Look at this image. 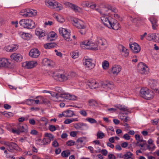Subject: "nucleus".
Instances as JSON below:
<instances>
[{
	"mask_svg": "<svg viewBox=\"0 0 159 159\" xmlns=\"http://www.w3.org/2000/svg\"><path fill=\"white\" fill-rule=\"evenodd\" d=\"M70 76L66 73H54L53 77L57 81L63 82L67 80L70 78Z\"/></svg>",
	"mask_w": 159,
	"mask_h": 159,
	"instance_id": "nucleus-6",
	"label": "nucleus"
},
{
	"mask_svg": "<svg viewBox=\"0 0 159 159\" xmlns=\"http://www.w3.org/2000/svg\"><path fill=\"white\" fill-rule=\"evenodd\" d=\"M120 119L123 121L124 123L130 121V118L128 116H125L123 115H121L120 116Z\"/></svg>",
	"mask_w": 159,
	"mask_h": 159,
	"instance_id": "nucleus-38",
	"label": "nucleus"
},
{
	"mask_svg": "<svg viewBox=\"0 0 159 159\" xmlns=\"http://www.w3.org/2000/svg\"><path fill=\"white\" fill-rule=\"evenodd\" d=\"M129 47L133 52L135 53H139L141 50V48L139 45L135 43L130 44Z\"/></svg>",
	"mask_w": 159,
	"mask_h": 159,
	"instance_id": "nucleus-15",
	"label": "nucleus"
},
{
	"mask_svg": "<svg viewBox=\"0 0 159 159\" xmlns=\"http://www.w3.org/2000/svg\"><path fill=\"white\" fill-rule=\"evenodd\" d=\"M49 129L51 131L53 132L56 130L55 126L53 125H50L49 127Z\"/></svg>",
	"mask_w": 159,
	"mask_h": 159,
	"instance_id": "nucleus-58",
	"label": "nucleus"
},
{
	"mask_svg": "<svg viewBox=\"0 0 159 159\" xmlns=\"http://www.w3.org/2000/svg\"><path fill=\"white\" fill-rule=\"evenodd\" d=\"M26 103L29 105H32L34 103V99H27L25 101Z\"/></svg>",
	"mask_w": 159,
	"mask_h": 159,
	"instance_id": "nucleus-47",
	"label": "nucleus"
},
{
	"mask_svg": "<svg viewBox=\"0 0 159 159\" xmlns=\"http://www.w3.org/2000/svg\"><path fill=\"white\" fill-rule=\"evenodd\" d=\"M95 43H97V45L103 47V49H105L107 47V42L104 38L99 37H97Z\"/></svg>",
	"mask_w": 159,
	"mask_h": 159,
	"instance_id": "nucleus-12",
	"label": "nucleus"
},
{
	"mask_svg": "<svg viewBox=\"0 0 159 159\" xmlns=\"http://www.w3.org/2000/svg\"><path fill=\"white\" fill-rule=\"evenodd\" d=\"M72 24L77 28L82 30L80 31V33L82 34L83 35L85 34V29L86 26L83 21L80 19H75L73 20Z\"/></svg>",
	"mask_w": 159,
	"mask_h": 159,
	"instance_id": "nucleus-2",
	"label": "nucleus"
},
{
	"mask_svg": "<svg viewBox=\"0 0 159 159\" xmlns=\"http://www.w3.org/2000/svg\"><path fill=\"white\" fill-rule=\"evenodd\" d=\"M75 142L73 140H69L66 142L67 145L69 146H71L74 145Z\"/></svg>",
	"mask_w": 159,
	"mask_h": 159,
	"instance_id": "nucleus-55",
	"label": "nucleus"
},
{
	"mask_svg": "<svg viewBox=\"0 0 159 159\" xmlns=\"http://www.w3.org/2000/svg\"><path fill=\"white\" fill-rule=\"evenodd\" d=\"M149 83V85L151 88L156 91V89L155 87L157 84V81L154 80H150Z\"/></svg>",
	"mask_w": 159,
	"mask_h": 159,
	"instance_id": "nucleus-28",
	"label": "nucleus"
},
{
	"mask_svg": "<svg viewBox=\"0 0 159 159\" xmlns=\"http://www.w3.org/2000/svg\"><path fill=\"white\" fill-rule=\"evenodd\" d=\"M18 48V45L16 44H12L6 46L5 48L6 51L12 52L16 50Z\"/></svg>",
	"mask_w": 159,
	"mask_h": 159,
	"instance_id": "nucleus-18",
	"label": "nucleus"
},
{
	"mask_svg": "<svg viewBox=\"0 0 159 159\" xmlns=\"http://www.w3.org/2000/svg\"><path fill=\"white\" fill-rule=\"evenodd\" d=\"M60 98L67 100H69L70 98V94L66 93L64 91L63 93L60 95Z\"/></svg>",
	"mask_w": 159,
	"mask_h": 159,
	"instance_id": "nucleus-41",
	"label": "nucleus"
},
{
	"mask_svg": "<svg viewBox=\"0 0 159 159\" xmlns=\"http://www.w3.org/2000/svg\"><path fill=\"white\" fill-rule=\"evenodd\" d=\"M35 34L36 35L39 36V37H41L45 36L46 33L44 30L38 28L35 30Z\"/></svg>",
	"mask_w": 159,
	"mask_h": 159,
	"instance_id": "nucleus-27",
	"label": "nucleus"
},
{
	"mask_svg": "<svg viewBox=\"0 0 159 159\" xmlns=\"http://www.w3.org/2000/svg\"><path fill=\"white\" fill-rule=\"evenodd\" d=\"M55 37H57L56 34L54 32H52L49 34L47 39L49 41H52L54 39H52V38H54Z\"/></svg>",
	"mask_w": 159,
	"mask_h": 159,
	"instance_id": "nucleus-33",
	"label": "nucleus"
},
{
	"mask_svg": "<svg viewBox=\"0 0 159 159\" xmlns=\"http://www.w3.org/2000/svg\"><path fill=\"white\" fill-rule=\"evenodd\" d=\"M57 44L54 43H47L44 45V47L46 49H50L56 47Z\"/></svg>",
	"mask_w": 159,
	"mask_h": 159,
	"instance_id": "nucleus-34",
	"label": "nucleus"
},
{
	"mask_svg": "<svg viewBox=\"0 0 159 159\" xmlns=\"http://www.w3.org/2000/svg\"><path fill=\"white\" fill-rule=\"evenodd\" d=\"M65 116L66 117H70L75 115L74 112L70 110H68L64 111Z\"/></svg>",
	"mask_w": 159,
	"mask_h": 159,
	"instance_id": "nucleus-29",
	"label": "nucleus"
},
{
	"mask_svg": "<svg viewBox=\"0 0 159 159\" xmlns=\"http://www.w3.org/2000/svg\"><path fill=\"white\" fill-rule=\"evenodd\" d=\"M25 12H26V14L22 15L24 17H30L36 15L37 12L36 11L32 9H27L25 10Z\"/></svg>",
	"mask_w": 159,
	"mask_h": 159,
	"instance_id": "nucleus-14",
	"label": "nucleus"
},
{
	"mask_svg": "<svg viewBox=\"0 0 159 159\" xmlns=\"http://www.w3.org/2000/svg\"><path fill=\"white\" fill-rule=\"evenodd\" d=\"M19 24L21 26L27 29H32L35 26V23L33 21L29 19L21 20L19 21Z\"/></svg>",
	"mask_w": 159,
	"mask_h": 159,
	"instance_id": "nucleus-5",
	"label": "nucleus"
},
{
	"mask_svg": "<svg viewBox=\"0 0 159 159\" xmlns=\"http://www.w3.org/2000/svg\"><path fill=\"white\" fill-rule=\"evenodd\" d=\"M70 151L68 150L63 151L61 153V156L64 158L67 157L70 154Z\"/></svg>",
	"mask_w": 159,
	"mask_h": 159,
	"instance_id": "nucleus-35",
	"label": "nucleus"
},
{
	"mask_svg": "<svg viewBox=\"0 0 159 159\" xmlns=\"http://www.w3.org/2000/svg\"><path fill=\"white\" fill-rule=\"evenodd\" d=\"M37 65V63L36 61H26L23 63V66L27 69H31L36 66Z\"/></svg>",
	"mask_w": 159,
	"mask_h": 159,
	"instance_id": "nucleus-13",
	"label": "nucleus"
},
{
	"mask_svg": "<svg viewBox=\"0 0 159 159\" xmlns=\"http://www.w3.org/2000/svg\"><path fill=\"white\" fill-rule=\"evenodd\" d=\"M83 64L85 66V68L88 70L92 69L95 66V64L92 59L84 57L83 59Z\"/></svg>",
	"mask_w": 159,
	"mask_h": 159,
	"instance_id": "nucleus-7",
	"label": "nucleus"
},
{
	"mask_svg": "<svg viewBox=\"0 0 159 159\" xmlns=\"http://www.w3.org/2000/svg\"><path fill=\"white\" fill-rule=\"evenodd\" d=\"M86 137H81L78 138L77 140V142L80 143H82L84 141L86 140Z\"/></svg>",
	"mask_w": 159,
	"mask_h": 159,
	"instance_id": "nucleus-56",
	"label": "nucleus"
},
{
	"mask_svg": "<svg viewBox=\"0 0 159 159\" xmlns=\"http://www.w3.org/2000/svg\"><path fill=\"white\" fill-rule=\"evenodd\" d=\"M115 107L119 109L121 111L126 112H129V109L125 106L120 104H117L115 106Z\"/></svg>",
	"mask_w": 159,
	"mask_h": 159,
	"instance_id": "nucleus-26",
	"label": "nucleus"
},
{
	"mask_svg": "<svg viewBox=\"0 0 159 159\" xmlns=\"http://www.w3.org/2000/svg\"><path fill=\"white\" fill-rule=\"evenodd\" d=\"M82 6L84 7H90L92 6L90 3L87 1L84 2L82 4Z\"/></svg>",
	"mask_w": 159,
	"mask_h": 159,
	"instance_id": "nucleus-51",
	"label": "nucleus"
},
{
	"mask_svg": "<svg viewBox=\"0 0 159 159\" xmlns=\"http://www.w3.org/2000/svg\"><path fill=\"white\" fill-rule=\"evenodd\" d=\"M37 98H40L41 99V104L43 103H45L47 102V99L45 98H44L42 97L41 96H38L36 97V98L37 99Z\"/></svg>",
	"mask_w": 159,
	"mask_h": 159,
	"instance_id": "nucleus-54",
	"label": "nucleus"
},
{
	"mask_svg": "<svg viewBox=\"0 0 159 159\" xmlns=\"http://www.w3.org/2000/svg\"><path fill=\"white\" fill-rule=\"evenodd\" d=\"M81 44L84 45L87 49H91L93 50H97L98 49L97 43L92 42L91 41H85L82 43Z\"/></svg>",
	"mask_w": 159,
	"mask_h": 159,
	"instance_id": "nucleus-8",
	"label": "nucleus"
},
{
	"mask_svg": "<svg viewBox=\"0 0 159 159\" xmlns=\"http://www.w3.org/2000/svg\"><path fill=\"white\" fill-rule=\"evenodd\" d=\"M80 114L84 116H87V113L84 110H82L79 112Z\"/></svg>",
	"mask_w": 159,
	"mask_h": 159,
	"instance_id": "nucleus-59",
	"label": "nucleus"
},
{
	"mask_svg": "<svg viewBox=\"0 0 159 159\" xmlns=\"http://www.w3.org/2000/svg\"><path fill=\"white\" fill-rule=\"evenodd\" d=\"M89 87L92 89L96 88L98 86V83L95 80L91 82H89L88 84Z\"/></svg>",
	"mask_w": 159,
	"mask_h": 159,
	"instance_id": "nucleus-32",
	"label": "nucleus"
},
{
	"mask_svg": "<svg viewBox=\"0 0 159 159\" xmlns=\"http://www.w3.org/2000/svg\"><path fill=\"white\" fill-rule=\"evenodd\" d=\"M45 4L48 7L59 11L63 9L62 5L53 0H46Z\"/></svg>",
	"mask_w": 159,
	"mask_h": 159,
	"instance_id": "nucleus-4",
	"label": "nucleus"
},
{
	"mask_svg": "<svg viewBox=\"0 0 159 159\" xmlns=\"http://www.w3.org/2000/svg\"><path fill=\"white\" fill-rule=\"evenodd\" d=\"M11 58L17 62L20 61L22 60V56L19 53H14L10 56Z\"/></svg>",
	"mask_w": 159,
	"mask_h": 159,
	"instance_id": "nucleus-19",
	"label": "nucleus"
},
{
	"mask_svg": "<svg viewBox=\"0 0 159 159\" xmlns=\"http://www.w3.org/2000/svg\"><path fill=\"white\" fill-rule=\"evenodd\" d=\"M154 42L159 43V33H156Z\"/></svg>",
	"mask_w": 159,
	"mask_h": 159,
	"instance_id": "nucleus-64",
	"label": "nucleus"
},
{
	"mask_svg": "<svg viewBox=\"0 0 159 159\" xmlns=\"http://www.w3.org/2000/svg\"><path fill=\"white\" fill-rule=\"evenodd\" d=\"M51 96H52L54 98V100L55 101H58V99L60 98L58 95V93H51Z\"/></svg>",
	"mask_w": 159,
	"mask_h": 159,
	"instance_id": "nucleus-44",
	"label": "nucleus"
},
{
	"mask_svg": "<svg viewBox=\"0 0 159 159\" xmlns=\"http://www.w3.org/2000/svg\"><path fill=\"white\" fill-rule=\"evenodd\" d=\"M44 136L45 137L49 138L48 139H47V140L48 141H49V143H50L51 141L54 138L53 136L51 134L46 133L44 134Z\"/></svg>",
	"mask_w": 159,
	"mask_h": 159,
	"instance_id": "nucleus-36",
	"label": "nucleus"
},
{
	"mask_svg": "<svg viewBox=\"0 0 159 159\" xmlns=\"http://www.w3.org/2000/svg\"><path fill=\"white\" fill-rule=\"evenodd\" d=\"M139 72L142 74H147L148 73L149 69L146 65L143 62H140L138 65Z\"/></svg>",
	"mask_w": 159,
	"mask_h": 159,
	"instance_id": "nucleus-10",
	"label": "nucleus"
},
{
	"mask_svg": "<svg viewBox=\"0 0 159 159\" xmlns=\"http://www.w3.org/2000/svg\"><path fill=\"white\" fill-rule=\"evenodd\" d=\"M140 96L147 100L152 99L154 95V92L152 91H149L147 88H143L140 91Z\"/></svg>",
	"mask_w": 159,
	"mask_h": 159,
	"instance_id": "nucleus-3",
	"label": "nucleus"
},
{
	"mask_svg": "<svg viewBox=\"0 0 159 159\" xmlns=\"http://www.w3.org/2000/svg\"><path fill=\"white\" fill-rule=\"evenodd\" d=\"M108 10L104 8L98 11L102 16L101 20L104 25L110 29L117 30L120 28V25L116 20L108 16L106 13Z\"/></svg>",
	"mask_w": 159,
	"mask_h": 159,
	"instance_id": "nucleus-1",
	"label": "nucleus"
},
{
	"mask_svg": "<svg viewBox=\"0 0 159 159\" xmlns=\"http://www.w3.org/2000/svg\"><path fill=\"white\" fill-rule=\"evenodd\" d=\"M5 144L9 148L10 150H8L11 152H12L11 150L13 149H18V145L15 143L7 142L5 143Z\"/></svg>",
	"mask_w": 159,
	"mask_h": 159,
	"instance_id": "nucleus-22",
	"label": "nucleus"
},
{
	"mask_svg": "<svg viewBox=\"0 0 159 159\" xmlns=\"http://www.w3.org/2000/svg\"><path fill=\"white\" fill-rule=\"evenodd\" d=\"M78 121L77 119L72 118L71 119H67L66 120L64 121V123L66 124H70L73 121Z\"/></svg>",
	"mask_w": 159,
	"mask_h": 159,
	"instance_id": "nucleus-43",
	"label": "nucleus"
},
{
	"mask_svg": "<svg viewBox=\"0 0 159 159\" xmlns=\"http://www.w3.org/2000/svg\"><path fill=\"white\" fill-rule=\"evenodd\" d=\"M129 18L130 20L133 23H135L138 19L136 18H134L132 16H129Z\"/></svg>",
	"mask_w": 159,
	"mask_h": 159,
	"instance_id": "nucleus-63",
	"label": "nucleus"
},
{
	"mask_svg": "<svg viewBox=\"0 0 159 159\" xmlns=\"http://www.w3.org/2000/svg\"><path fill=\"white\" fill-rule=\"evenodd\" d=\"M36 143L39 145H44L49 144V141H48L46 138H44L43 139H39L36 140Z\"/></svg>",
	"mask_w": 159,
	"mask_h": 159,
	"instance_id": "nucleus-25",
	"label": "nucleus"
},
{
	"mask_svg": "<svg viewBox=\"0 0 159 159\" xmlns=\"http://www.w3.org/2000/svg\"><path fill=\"white\" fill-rule=\"evenodd\" d=\"M70 54L72 57L74 59L77 58L79 56L78 53L76 51L72 52L70 53Z\"/></svg>",
	"mask_w": 159,
	"mask_h": 159,
	"instance_id": "nucleus-46",
	"label": "nucleus"
},
{
	"mask_svg": "<svg viewBox=\"0 0 159 159\" xmlns=\"http://www.w3.org/2000/svg\"><path fill=\"white\" fill-rule=\"evenodd\" d=\"M156 35V33L149 34L147 37V39L149 41H154Z\"/></svg>",
	"mask_w": 159,
	"mask_h": 159,
	"instance_id": "nucleus-30",
	"label": "nucleus"
},
{
	"mask_svg": "<svg viewBox=\"0 0 159 159\" xmlns=\"http://www.w3.org/2000/svg\"><path fill=\"white\" fill-rule=\"evenodd\" d=\"M123 138L127 140H129L130 139V137L127 134H125L123 136Z\"/></svg>",
	"mask_w": 159,
	"mask_h": 159,
	"instance_id": "nucleus-62",
	"label": "nucleus"
},
{
	"mask_svg": "<svg viewBox=\"0 0 159 159\" xmlns=\"http://www.w3.org/2000/svg\"><path fill=\"white\" fill-rule=\"evenodd\" d=\"M89 102L90 106H94L97 104L96 102L93 100H89Z\"/></svg>",
	"mask_w": 159,
	"mask_h": 159,
	"instance_id": "nucleus-57",
	"label": "nucleus"
},
{
	"mask_svg": "<svg viewBox=\"0 0 159 159\" xmlns=\"http://www.w3.org/2000/svg\"><path fill=\"white\" fill-rule=\"evenodd\" d=\"M10 64L8 59L5 58H0V68L3 67H8Z\"/></svg>",
	"mask_w": 159,
	"mask_h": 159,
	"instance_id": "nucleus-20",
	"label": "nucleus"
},
{
	"mask_svg": "<svg viewBox=\"0 0 159 159\" xmlns=\"http://www.w3.org/2000/svg\"><path fill=\"white\" fill-rule=\"evenodd\" d=\"M102 87L106 91H108L114 88V85L112 82L106 81L102 84Z\"/></svg>",
	"mask_w": 159,
	"mask_h": 159,
	"instance_id": "nucleus-16",
	"label": "nucleus"
},
{
	"mask_svg": "<svg viewBox=\"0 0 159 159\" xmlns=\"http://www.w3.org/2000/svg\"><path fill=\"white\" fill-rule=\"evenodd\" d=\"M86 120L88 121L92 124L97 123V121L96 120L92 118L88 117L86 118Z\"/></svg>",
	"mask_w": 159,
	"mask_h": 159,
	"instance_id": "nucleus-50",
	"label": "nucleus"
},
{
	"mask_svg": "<svg viewBox=\"0 0 159 159\" xmlns=\"http://www.w3.org/2000/svg\"><path fill=\"white\" fill-rule=\"evenodd\" d=\"M147 148L149 150H152L155 148V146L154 144H152L150 145H148Z\"/></svg>",
	"mask_w": 159,
	"mask_h": 159,
	"instance_id": "nucleus-60",
	"label": "nucleus"
},
{
	"mask_svg": "<svg viewBox=\"0 0 159 159\" xmlns=\"http://www.w3.org/2000/svg\"><path fill=\"white\" fill-rule=\"evenodd\" d=\"M45 61L47 62L46 65L49 66H51L53 65V61H50V60L48 59H44Z\"/></svg>",
	"mask_w": 159,
	"mask_h": 159,
	"instance_id": "nucleus-53",
	"label": "nucleus"
},
{
	"mask_svg": "<svg viewBox=\"0 0 159 159\" xmlns=\"http://www.w3.org/2000/svg\"><path fill=\"white\" fill-rule=\"evenodd\" d=\"M150 21L152 24L157 23V20L154 17H151L149 19Z\"/></svg>",
	"mask_w": 159,
	"mask_h": 159,
	"instance_id": "nucleus-49",
	"label": "nucleus"
},
{
	"mask_svg": "<svg viewBox=\"0 0 159 159\" xmlns=\"http://www.w3.org/2000/svg\"><path fill=\"white\" fill-rule=\"evenodd\" d=\"M18 34L23 39H27L30 38V34L28 33H25L23 32L19 31Z\"/></svg>",
	"mask_w": 159,
	"mask_h": 159,
	"instance_id": "nucleus-31",
	"label": "nucleus"
},
{
	"mask_svg": "<svg viewBox=\"0 0 159 159\" xmlns=\"http://www.w3.org/2000/svg\"><path fill=\"white\" fill-rule=\"evenodd\" d=\"M82 126H84L87 128H88V126L86 124L83 123L76 124L74 125V127L77 129H80V128H81Z\"/></svg>",
	"mask_w": 159,
	"mask_h": 159,
	"instance_id": "nucleus-40",
	"label": "nucleus"
},
{
	"mask_svg": "<svg viewBox=\"0 0 159 159\" xmlns=\"http://www.w3.org/2000/svg\"><path fill=\"white\" fill-rule=\"evenodd\" d=\"M64 4L66 6L70 7L75 12L79 11V10L80 9V8L76 5L68 2H64Z\"/></svg>",
	"mask_w": 159,
	"mask_h": 159,
	"instance_id": "nucleus-21",
	"label": "nucleus"
},
{
	"mask_svg": "<svg viewBox=\"0 0 159 159\" xmlns=\"http://www.w3.org/2000/svg\"><path fill=\"white\" fill-rule=\"evenodd\" d=\"M102 67L104 69H107L109 67V64L108 61L106 60L102 62Z\"/></svg>",
	"mask_w": 159,
	"mask_h": 159,
	"instance_id": "nucleus-42",
	"label": "nucleus"
},
{
	"mask_svg": "<svg viewBox=\"0 0 159 159\" xmlns=\"http://www.w3.org/2000/svg\"><path fill=\"white\" fill-rule=\"evenodd\" d=\"M119 48L121 51L122 55L125 57H127L129 54V50L122 45L119 46Z\"/></svg>",
	"mask_w": 159,
	"mask_h": 159,
	"instance_id": "nucleus-24",
	"label": "nucleus"
},
{
	"mask_svg": "<svg viewBox=\"0 0 159 159\" xmlns=\"http://www.w3.org/2000/svg\"><path fill=\"white\" fill-rule=\"evenodd\" d=\"M76 99L77 97L76 96L73 95H71L70 94V98L69 99V100H76Z\"/></svg>",
	"mask_w": 159,
	"mask_h": 159,
	"instance_id": "nucleus-61",
	"label": "nucleus"
},
{
	"mask_svg": "<svg viewBox=\"0 0 159 159\" xmlns=\"http://www.w3.org/2000/svg\"><path fill=\"white\" fill-rule=\"evenodd\" d=\"M28 130V127L27 125H18L17 129H12V132L14 134H20L22 132H27Z\"/></svg>",
	"mask_w": 159,
	"mask_h": 159,
	"instance_id": "nucleus-9",
	"label": "nucleus"
},
{
	"mask_svg": "<svg viewBox=\"0 0 159 159\" xmlns=\"http://www.w3.org/2000/svg\"><path fill=\"white\" fill-rule=\"evenodd\" d=\"M59 31L60 34L62 36L65 40L67 41H71L70 33L66 29L61 28L59 29Z\"/></svg>",
	"mask_w": 159,
	"mask_h": 159,
	"instance_id": "nucleus-11",
	"label": "nucleus"
},
{
	"mask_svg": "<svg viewBox=\"0 0 159 159\" xmlns=\"http://www.w3.org/2000/svg\"><path fill=\"white\" fill-rule=\"evenodd\" d=\"M135 138L137 140L139 141V142H137V143L139 142H142L143 141V139L141 138L139 135H135Z\"/></svg>",
	"mask_w": 159,
	"mask_h": 159,
	"instance_id": "nucleus-52",
	"label": "nucleus"
},
{
	"mask_svg": "<svg viewBox=\"0 0 159 159\" xmlns=\"http://www.w3.org/2000/svg\"><path fill=\"white\" fill-rule=\"evenodd\" d=\"M40 52L37 48L31 49L29 53L30 56L33 58L37 57L40 55Z\"/></svg>",
	"mask_w": 159,
	"mask_h": 159,
	"instance_id": "nucleus-17",
	"label": "nucleus"
},
{
	"mask_svg": "<svg viewBox=\"0 0 159 159\" xmlns=\"http://www.w3.org/2000/svg\"><path fill=\"white\" fill-rule=\"evenodd\" d=\"M121 68L119 65H114L111 68V72L114 75H117L120 71Z\"/></svg>",
	"mask_w": 159,
	"mask_h": 159,
	"instance_id": "nucleus-23",
	"label": "nucleus"
},
{
	"mask_svg": "<svg viewBox=\"0 0 159 159\" xmlns=\"http://www.w3.org/2000/svg\"><path fill=\"white\" fill-rule=\"evenodd\" d=\"M55 90L57 92V93H58V95L60 97L64 91L61 87H56L55 88Z\"/></svg>",
	"mask_w": 159,
	"mask_h": 159,
	"instance_id": "nucleus-39",
	"label": "nucleus"
},
{
	"mask_svg": "<svg viewBox=\"0 0 159 159\" xmlns=\"http://www.w3.org/2000/svg\"><path fill=\"white\" fill-rule=\"evenodd\" d=\"M57 20L60 23H62L65 21V20L63 17L59 16H56Z\"/></svg>",
	"mask_w": 159,
	"mask_h": 159,
	"instance_id": "nucleus-48",
	"label": "nucleus"
},
{
	"mask_svg": "<svg viewBox=\"0 0 159 159\" xmlns=\"http://www.w3.org/2000/svg\"><path fill=\"white\" fill-rule=\"evenodd\" d=\"M104 136V134L101 131H98L97 134V139H102L103 138Z\"/></svg>",
	"mask_w": 159,
	"mask_h": 159,
	"instance_id": "nucleus-45",
	"label": "nucleus"
},
{
	"mask_svg": "<svg viewBox=\"0 0 159 159\" xmlns=\"http://www.w3.org/2000/svg\"><path fill=\"white\" fill-rule=\"evenodd\" d=\"M133 155L130 152H126L125 154L124 155V159H129L133 157Z\"/></svg>",
	"mask_w": 159,
	"mask_h": 159,
	"instance_id": "nucleus-37",
	"label": "nucleus"
}]
</instances>
